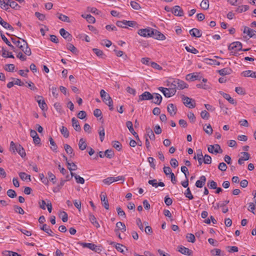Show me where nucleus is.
Returning <instances> with one entry per match:
<instances>
[{
    "mask_svg": "<svg viewBox=\"0 0 256 256\" xmlns=\"http://www.w3.org/2000/svg\"><path fill=\"white\" fill-rule=\"evenodd\" d=\"M87 146L86 141L82 138H80L78 142L79 148L82 150H84Z\"/></svg>",
    "mask_w": 256,
    "mask_h": 256,
    "instance_id": "obj_34",
    "label": "nucleus"
},
{
    "mask_svg": "<svg viewBox=\"0 0 256 256\" xmlns=\"http://www.w3.org/2000/svg\"><path fill=\"white\" fill-rule=\"evenodd\" d=\"M208 186L210 188L216 189V188L217 184L216 182L212 180H210L208 183Z\"/></svg>",
    "mask_w": 256,
    "mask_h": 256,
    "instance_id": "obj_53",
    "label": "nucleus"
},
{
    "mask_svg": "<svg viewBox=\"0 0 256 256\" xmlns=\"http://www.w3.org/2000/svg\"><path fill=\"white\" fill-rule=\"evenodd\" d=\"M70 174H71L72 177V176L74 177L77 183L80 184H84V179L83 178L73 173L72 172H70Z\"/></svg>",
    "mask_w": 256,
    "mask_h": 256,
    "instance_id": "obj_32",
    "label": "nucleus"
},
{
    "mask_svg": "<svg viewBox=\"0 0 256 256\" xmlns=\"http://www.w3.org/2000/svg\"><path fill=\"white\" fill-rule=\"evenodd\" d=\"M200 158H203L202 150L200 149L197 150L194 158L196 160Z\"/></svg>",
    "mask_w": 256,
    "mask_h": 256,
    "instance_id": "obj_59",
    "label": "nucleus"
},
{
    "mask_svg": "<svg viewBox=\"0 0 256 256\" xmlns=\"http://www.w3.org/2000/svg\"><path fill=\"white\" fill-rule=\"evenodd\" d=\"M243 32L247 34L250 38H256V31L248 26H244Z\"/></svg>",
    "mask_w": 256,
    "mask_h": 256,
    "instance_id": "obj_12",
    "label": "nucleus"
},
{
    "mask_svg": "<svg viewBox=\"0 0 256 256\" xmlns=\"http://www.w3.org/2000/svg\"><path fill=\"white\" fill-rule=\"evenodd\" d=\"M208 150L209 152L212 154H218V153H222V150L220 146L218 144H216L214 145H210L208 148Z\"/></svg>",
    "mask_w": 256,
    "mask_h": 256,
    "instance_id": "obj_8",
    "label": "nucleus"
},
{
    "mask_svg": "<svg viewBox=\"0 0 256 256\" xmlns=\"http://www.w3.org/2000/svg\"><path fill=\"white\" fill-rule=\"evenodd\" d=\"M105 156L109 158H112L114 156V152L112 150H106L104 152Z\"/></svg>",
    "mask_w": 256,
    "mask_h": 256,
    "instance_id": "obj_47",
    "label": "nucleus"
},
{
    "mask_svg": "<svg viewBox=\"0 0 256 256\" xmlns=\"http://www.w3.org/2000/svg\"><path fill=\"white\" fill-rule=\"evenodd\" d=\"M110 244L114 246L116 250L122 253H124V248H126V246L120 244L112 242Z\"/></svg>",
    "mask_w": 256,
    "mask_h": 256,
    "instance_id": "obj_30",
    "label": "nucleus"
},
{
    "mask_svg": "<svg viewBox=\"0 0 256 256\" xmlns=\"http://www.w3.org/2000/svg\"><path fill=\"white\" fill-rule=\"evenodd\" d=\"M228 49L231 51V55H236L238 52L242 50V44L239 42H234L228 46Z\"/></svg>",
    "mask_w": 256,
    "mask_h": 256,
    "instance_id": "obj_3",
    "label": "nucleus"
},
{
    "mask_svg": "<svg viewBox=\"0 0 256 256\" xmlns=\"http://www.w3.org/2000/svg\"><path fill=\"white\" fill-rule=\"evenodd\" d=\"M7 194L10 198H14L16 196V192L12 189H10L7 191Z\"/></svg>",
    "mask_w": 256,
    "mask_h": 256,
    "instance_id": "obj_58",
    "label": "nucleus"
},
{
    "mask_svg": "<svg viewBox=\"0 0 256 256\" xmlns=\"http://www.w3.org/2000/svg\"><path fill=\"white\" fill-rule=\"evenodd\" d=\"M22 51L27 56H30L32 52L30 48L28 47V44L26 46V48L24 49H22Z\"/></svg>",
    "mask_w": 256,
    "mask_h": 256,
    "instance_id": "obj_61",
    "label": "nucleus"
},
{
    "mask_svg": "<svg viewBox=\"0 0 256 256\" xmlns=\"http://www.w3.org/2000/svg\"><path fill=\"white\" fill-rule=\"evenodd\" d=\"M100 196L102 206L106 210H108L109 204L107 199L106 196V194H101Z\"/></svg>",
    "mask_w": 256,
    "mask_h": 256,
    "instance_id": "obj_22",
    "label": "nucleus"
},
{
    "mask_svg": "<svg viewBox=\"0 0 256 256\" xmlns=\"http://www.w3.org/2000/svg\"><path fill=\"white\" fill-rule=\"evenodd\" d=\"M40 228L41 230H42L44 231V232H46V233H47L49 236H54V232L46 224H43L40 227Z\"/></svg>",
    "mask_w": 256,
    "mask_h": 256,
    "instance_id": "obj_26",
    "label": "nucleus"
},
{
    "mask_svg": "<svg viewBox=\"0 0 256 256\" xmlns=\"http://www.w3.org/2000/svg\"><path fill=\"white\" fill-rule=\"evenodd\" d=\"M2 56L4 58H14V56L11 52H8L4 48H2Z\"/></svg>",
    "mask_w": 256,
    "mask_h": 256,
    "instance_id": "obj_36",
    "label": "nucleus"
},
{
    "mask_svg": "<svg viewBox=\"0 0 256 256\" xmlns=\"http://www.w3.org/2000/svg\"><path fill=\"white\" fill-rule=\"evenodd\" d=\"M146 134L150 139L152 140H155V136L152 130L150 128H148L146 129Z\"/></svg>",
    "mask_w": 256,
    "mask_h": 256,
    "instance_id": "obj_37",
    "label": "nucleus"
},
{
    "mask_svg": "<svg viewBox=\"0 0 256 256\" xmlns=\"http://www.w3.org/2000/svg\"><path fill=\"white\" fill-rule=\"evenodd\" d=\"M242 75L245 77H251L256 78V72L250 70L243 72H242Z\"/></svg>",
    "mask_w": 256,
    "mask_h": 256,
    "instance_id": "obj_31",
    "label": "nucleus"
},
{
    "mask_svg": "<svg viewBox=\"0 0 256 256\" xmlns=\"http://www.w3.org/2000/svg\"><path fill=\"white\" fill-rule=\"evenodd\" d=\"M172 85L176 90V89L183 90L188 86V85L184 81L179 79L174 80L172 82Z\"/></svg>",
    "mask_w": 256,
    "mask_h": 256,
    "instance_id": "obj_5",
    "label": "nucleus"
},
{
    "mask_svg": "<svg viewBox=\"0 0 256 256\" xmlns=\"http://www.w3.org/2000/svg\"><path fill=\"white\" fill-rule=\"evenodd\" d=\"M60 131L61 134L63 135V136L64 138H67L69 136V132L68 128L66 127L62 126V128H60Z\"/></svg>",
    "mask_w": 256,
    "mask_h": 256,
    "instance_id": "obj_38",
    "label": "nucleus"
},
{
    "mask_svg": "<svg viewBox=\"0 0 256 256\" xmlns=\"http://www.w3.org/2000/svg\"><path fill=\"white\" fill-rule=\"evenodd\" d=\"M182 100L184 104L190 108H194L196 106L195 100L184 95L182 96Z\"/></svg>",
    "mask_w": 256,
    "mask_h": 256,
    "instance_id": "obj_6",
    "label": "nucleus"
},
{
    "mask_svg": "<svg viewBox=\"0 0 256 256\" xmlns=\"http://www.w3.org/2000/svg\"><path fill=\"white\" fill-rule=\"evenodd\" d=\"M248 8L249 6L247 5L240 6L237 8L236 11L239 13H242L243 12L248 10Z\"/></svg>",
    "mask_w": 256,
    "mask_h": 256,
    "instance_id": "obj_41",
    "label": "nucleus"
},
{
    "mask_svg": "<svg viewBox=\"0 0 256 256\" xmlns=\"http://www.w3.org/2000/svg\"><path fill=\"white\" fill-rule=\"evenodd\" d=\"M14 211L20 214H24V210L20 206H14Z\"/></svg>",
    "mask_w": 256,
    "mask_h": 256,
    "instance_id": "obj_64",
    "label": "nucleus"
},
{
    "mask_svg": "<svg viewBox=\"0 0 256 256\" xmlns=\"http://www.w3.org/2000/svg\"><path fill=\"white\" fill-rule=\"evenodd\" d=\"M36 100L39 106L42 110H47V105L45 102L44 98L42 96H36Z\"/></svg>",
    "mask_w": 256,
    "mask_h": 256,
    "instance_id": "obj_10",
    "label": "nucleus"
},
{
    "mask_svg": "<svg viewBox=\"0 0 256 256\" xmlns=\"http://www.w3.org/2000/svg\"><path fill=\"white\" fill-rule=\"evenodd\" d=\"M99 135H100V141L102 142H103L104 138V127L102 126L100 128L99 130Z\"/></svg>",
    "mask_w": 256,
    "mask_h": 256,
    "instance_id": "obj_52",
    "label": "nucleus"
},
{
    "mask_svg": "<svg viewBox=\"0 0 256 256\" xmlns=\"http://www.w3.org/2000/svg\"><path fill=\"white\" fill-rule=\"evenodd\" d=\"M89 220L94 226L97 228H100V225L97 221L96 218L92 214H89Z\"/></svg>",
    "mask_w": 256,
    "mask_h": 256,
    "instance_id": "obj_24",
    "label": "nucleus"
},
{
    "mask_svg": "<svg viewBox=\"0 0 256 256\" xmlns=\"http://www.w3.org/2000/svg\"><path fill=\"white\" fill-rule=\"evenodd\" d=\"M72 122L74 129L77 132H80L81 130V128L79 124L78 121L75 118H73L72 119Z\"/></svg>",
    "mask_w": 256,
    "mask_h": 256,
    "instance_id": "obj_27",
    "label": "nucleus"
},
{
    "mask_svg": "<svg viewBox=\"0 0 256 256\" xmlns=\"http://www.w3.org/2000/svg\"><path fill=\"white\" fill-rule=\"evenodd\" d=\"M164 96L166 98H170L174 96L176 92V90L174 88H166Z\"/></svg>",
    "mask_w": 256,
    "mask_h": 256,
    "instance_id": "obj_21",
    "label": "nucleus"
},
{
    "mask_svg": "<svg viewBox=\"0 0 256 256\" xmlns=\"http://www.w3.org/2000/svg\"><path fill=\"white\" fill-rule=\"evenodd\" d=\"M200 116L202 119L208 120L210 118L209 113L206 110H202L200 113Z\"/></svg>",
    "mask_w": 256,
    "mask_h": 256,
    "instance_id": "obj_55",
    "label": "nucleus"
},
{
    "mask_svg": "<svg viewBox=\"0 0 256 256\" xmlns=\"http://www.w3.org/2000/svg\"><path fill=\"white\" fill-rule=\"evenodd\" d=\"M64 148L66 152L70 154V158H72L74 156V154L73 152V150L70 145L68 144H64Z\"/></svg>",
    "mask_w": 256,
    "mask_h": 256,
    "instance_id": "obj_33",
    "label": "nucleus"
},
{
    "mask_svg": "<svg viewBox=\"0 0 256 256\" xmlns=\"http://www.w3.org/2000/svg\"><path fill=\"white\" fill-rule=\"evenodd\" d=\"M48 176L50 180V182H52L53 184H56V176L51 172H48Z\"/></svg>",
    "mask_w": 256,
    "mask_h": 256,
    "instance_id": "obj_49",
    "label": "nucleus"
},
{
    "mask_svg": "<svg viewBox=\"0 0 256 256\" xmlns=\"http://www.w3.org/2000/svg\"><path fill=\"white\" fill-rule=\"evenodd\" d=\"M114 178H113V177H108L102 180V182L106 184L110 185V184L114 182Z\"/></svg>",
    "mask_w": 256,
    "mask_h": 256,
    "instance_id": "obj_57",
    "label": "nucleus"
},
{
    "mask_svg": "<svg viewBox=\"0 0 256 256\" xmlns=\"http://www.w3.org/2000/svg\"><path fill=\"white\" fill-rule=\"evenodd\" d=\"M86 20L90 24H94L96 21L95 18L90 14H86Z\"/></svg>",
    "mask_w": 256,
    "mask_h": 256,
    "instance_id": "obj_63",
    "label": "nucleus"
},
{
    "mask_svg": "<svg viewBox=\"0 0 256 256\" xmlns=\"http://www.w3.org/2000/svg\"><path fill=\"white\" fill-rule=\"evenodd\" d=\"M229 202L230 201L228 200H226L222 202H220L216 204L214 202L212 203V208L216 210H218L220 208H222V212L225 214L228 211V208L226 206L229 203Z\"/></svg>",
    "mask_w": 256,
    "mask_h": 256,
    "instance_id": "obj_4",
    "label": "nucleus"
},
{
    "mask_svg": "<svg viewBox=\"0 0 256 256\" xmlns=\"http://www.w3.org/2000/svg\"><path fill=\"white\" fill-rule=\"evenodd\" d=\"M153 98V95L152 94L148 92H144L141 95L139 96L138 102L146 100H152Z\"/></svg>",
    "mask_w": 256,
    "mask_h": 256,
    "instance_id": "obj_11",
    "label": "nucleus"
},
{
    "mask_svg": "<svg viewBox=\"0 0 256 256\" xmlns=\"http://www.w3.org/2000/svg\"><path fill=\"white\" fill-rule=\"evenodd\" d=\"M67 48L71 51L74 54H76L77 52V50L76 48L72 44L68 43L66 45Z\"/></svg>",
    "mask_w": 256,
    "mask_h": 256,
    "instance_id": "obj_50",
    "label": "nucleus"
},
{
    "mask_svg": "<svg viewBox=\"0 0 256 256\" xmlns=\"http://www.w3.org/2000/svg\"><path fill=\"white\" fill-rule=\"evenodd\" d=\"M172 12L175 16H182L184 14L183 10L179 6H175L173 8Z\"/></svg>",
    "mask_w": 256,
    "mask_h": 256,
    "instance_id": "obj_15",
    "label": "nucleus"
},
{
    "mask_svg": "<svg viewBox=\"0 0 256 256\" xmlns=\"http://www.w3.org/2000/svg\"><path fill=\"white\" fill-rule=\"evenodd\" d=\"M80 244L83 248H87L92 250H94L96 252L97 250V246L94 244L81 242Z\"/></svg>",
    "mask_w": 256,
    "mask_h": 256,
    "instance_id": "obj_25",
    "label": "nucleus"
},
{
    "mask_svg": "<svg viewBox=\"0 0 256 256\" xmlns=\"http://www.w3.org/2000/svg\"><path fill=\"white\" fill-rule=\"evenodd\" d=\"M148 183L155 188H157L158 186L162 187L164 186V184L163 182H159L158 183L157 180L156 179L149 180Z\"/></svg>",
    "mask_w": 256,
    "mask_h": 256,
    "instance_id": "obj_29",
    "label": "nucleus"
},
{
    "mask_svg": "<svg viewBox=\"0 0 256 256\" xmlns=\"http://www.w3.org/2000/svg\"><path fill=\"white\" fill-rule=\"evenodd\" d=\"M186 238L188 242L192 243L194 242L196 238L192 234H188L186 236Z\"/></svg>",
    "mask_w": 256,
    "mask_h": 256,
    "instance_id": "obj_48",
    "label": "nucleus"
},
{
    "mask_svg": "<svg viewBox=\"0 0 256 256\" xmlns=\"http://www.w3.org/2000/svg\"><path fill=\"white\" fill-rule=\"evenodd\" d=\"M0 24L6 29L11 30L12 31L14 30L13 27L4 20H2V22H0Z\"/></svg>",
    "mask_w": 256,
    "mask_h": 256,
    "instance_id": "obj_40",
    "label": "nucleus"
},
{
    "mask_svg": "<svg viewBox=\"0 0 256 256\" xmlns=\"http://www.w3.org/2000/svg\"><path fill=\"white\" fill-rule=\"evenodd\" d=\"M60 34L62 36L68 41H71L72 40V35L64 28H62L60 30Z\"/></svg>",
    "mask_w": 256,
    "mask_h": 256,
    "instance_id": "obj_13",
    "label": "nucleus"
},
{
    "mask_svg": "<svg viewBox=\"0 0 256 256\" xmlns=\"http://www.w3.org/2000/svg\"><path fill=\"white\" fill-rule=\"evenodd\" d=\"M152 102L158 105H160L162 100V96L158 93H154L153 94Z\"/></svg>",
    "mask_w": 256,
    "mask_h": 256,
    "instance_id": "obj_18",
    "label": "nucleus"
},
{
    "mask_svg": "<svg viewBox=\"0 0 256 256\" xmlns=\"http://www.w3.org/2000/svg\"><path fill=\"white\" fill-rule=\"evenodd\" d=\"M152 37L154 38L155 39L160 40H164L166 38L164 34H162L158 30L153 28L152 34Z\"/></svg>",
    "mask_w": 256,
    "mask_h": 256,
    "instance_id": "obj_9",
    "label": "nucleus"
},
{
    "mask_svg": "<svg viewBox=\"0 0 256 256\" xmlns=\"http://www.w3.org/2000/svg\"><path fill=\"white\" fill-rule=\"evenodd\" d=\"M116 210H117V212H118V214L119 216H122L124 218H126V214L124 212L120 207H117Z\"/></svg>",
    "mask_w": 256,
    "mask_h": 256,
    "instance_id": "obj_62",
    "label": "nucleus"
},
{
    "mask_svg": "<svg viewBox=\"0 0 256 256\" xmlns=\"http://www.w3.org/2000/svg\"><path fill=\"white\" fill-rule=\"evenodd\" d=\"M185 48L187 52H190L194 54H196L198 52V50H196L194 46H186Z\"/></svg>",
    "mask_w": 256,
    "mask_h": 256,
    "instance_id": "obj_42",
    "label": "nucleus"
},
{
    "mask_svg": "<svg viewBox=\"0 0 256 256\" xmlns=\"http://www.w3.org/2000/svg\"><path fill=\"white\" fill-rule=\"evenodd\" d=\"M232 72V70L229 68H225L218 70V72L221 76H226L230 74Z\"/></svg>",
    "mask_w": 256,
    "mask_h": 256,
    "instance_id": "obj_28",
    "label": "nucleus"
},
{
    "mask_svg": "<svg viewBox=\"0 0 256 256\" xmlns=\"http://www.w3.org/2000/svg\"><path fill=\"white\" fill-rule=\"evenodd\" d=\"M206 182V178L204 176H202L199 180L196 182V186L198 188H202L205 184Z\"/></svg>",
    "mask_w": 256,
    "mask_h": 256,
    "instance_id": "obj_20",
    "label": "nucleus"
},
{
    "mask_svg": "<svg viewBox=\"0 0 256 256\" xmlns=\"http://www.w3.org/2000/svg\"><path fill=\"white\" fill-rule=\"evenodd\" d=\"M178 251L183 254L186 256H191L192 254V252L187 248L184 246H178Z\"/></svg>",
    "mask_w": 256,
    "mask_h": 256,
    "instance_id": "obj_14",
    "label": "nucleus"
},
{
    "mask_svg": "<svg viewBox=\"0 0 256 256\" xmlns=\"http://www.w3.org/2000/svg\"><path fill=\"white\" fill-rule=\"evenodd\" d=\"M185 196L189 200H192L194 198L193 195L192 194L190 188H188L184 193Z\"/></svg>",
    "mask_w": 256,
    "mask_h": 256,
    "instance_id": "obj_46",
    "label": "nucleus"
},
{
    "mask_svg": "<svg viewBox=\"0 0 256 256\" xmlns=\"http://www.w3.org/2000/svg\"><path fill=\"white\" fill-rule=\"evenodd\" d=\"M57 15L58 16V19L62 21L66 22H70V18L68 16L59 13H58Z\"/></svg>",
    "mask_w": 256,
    "mask_h": 256,
    "instance_id": "obj_35",
    "label": "nucleus"
},
{
    "mask_svg": "<svg viewBox=\"0 0 256 256\" xmlns=\"http://www.w3.org/2000/svg\"><path fill=\"white\" fill-rule=\"evenodd\" d=\"M39 178L41 182L45 185H48L49 182L47 178L44 176V175L43 174H39Z\"/></svg>",
    "mask_w": 256,
    "mask_h": 256,
    "instance_id": "obj_43",
    "label": "nucleus"
},
{
    "mask_svg": "<svg viewBox=\"0 0 256 256\" xmlns=\"http://www.w3.org/2000/svg\"><path fill=\"white\" fill-rule=\"evenodd\" d=\"M116 227L118 228L122 232H126V227L125 224L122 222H118L116 224Z\"/></svg>",
    "mask_w": 256,
    "mask_h": 256,
    "instance_id": "obj_45",
    "label": "nucleus"
},
{
    "mask_svg": "<svg viewBox=\"0 0 256 256\" xmlns=\"http://www.w3.org/2000/svg\"><path fill=\"white\" fill-rule=\"evenodd\" d=\"M220 94L222 96L226 99V100H228V102L231 104H236V100L233 98H232L230 95L229 94H226V93H224L222 92H220Z\"/></svg>",
    "mask_w": 256,
    "mask_h": 256,
    "instance_id": "obj_19",
    "label": "nucleus"
},
{
    "mask_svg": "<svg viewBox=\"0 0 256 256\" xmlns=\"http://www.w3.org/2000/svg\"><path fill=\"white\" fill-rule=\"evenodd\" d=\"M19 176L22 180H28L29 181L31 180L30 176L29 174H27L26 173L24 172H20Z\"/></svg>",
    "mask_w": 256,
    "mask_h": 256,
    "instance_id": "obj_39",
    "label": "nucleus"
},
{
    "mask_svg": "<svg viewBox=\"0 0 256 256\" xmlns=\"http://www.w3.org/2000/svg\"><path fill=\"white\" fill-rule=\"evenodd\" d=\"M22 51L27 56H30L32 52L30 48L28 47V44L26 46V48L24 49H22Z\"/></svg>",
    "mask_w": 256,
    "mask_h": 256,
    "instance_id": "obj_60",
    "label": "nucleus"
},
{
    "mask_svg": "<svg viewBox=\"0 0 256 256\" xmlns=\"http://www.w3.org/2000/svg\"><path fill=\"white\" fill-rule=\"evenodd\" d=\"M68 168V170L72 172V170H75L77 169V166L74 163L67 162Z\"/></svg>",
    "mask_w": 256,
    "mask_h": 256,
    "instance_id": "obj_51",
    "label": "nucleus"
},
{
    "mask_svg": "<svg viewBox=\"0 0 256 256\" xmlns=\"http://www.w3.org/2000/svg\"><path fill=\"white\" fill-rule=\"evenodd\" d=\"M152 28H148L139 30H138V34L142 36L152 37Z\"/></svg>",
    "mask_w": 256,
    "mask_h": 256,
    "instance_id": "obj_7",
    "label": "nucleus"
},
{
    "mask_svg": "<svg viewBox=\"0 0 256 256\" xmlns=\"http://www.w3.org/2000/svg\"><path fill=\"white\" fill-rule=\"evenodd\" d=\"M189 32L190 34L194 37L200 38L202 35V32L196 28L191 29Z\"/></svg>",
    "mask_w": 256,
    "mask_h": 256,
    "instance_id": "obj_23",
    "label": "nucleus"
},
{
    "mask_svg": "<svg viewBox=\"0 0 256 256\" xmlns=\"http://www.w3.org/2000/svg\"><path fill=\"white\" fill-rule=\"evenodd\" d=\"M10 150L13 152L16 151L22 158H24L26 156V152L22 146L19 144H16L14 142L12 141L10 143Z\"/></svg>",
    "mask_w": 256,
    "mask_h": 256,
    "instance_id": "obj_2",
    "label": "nucleus"
},
{
    "mask_svg": "<svg viewBox=\"0 0 256 256\" xmlns=\"http://www.w3.org/2000/svg\"><path fill=\"white\" fill-rule=\"evenodd\" d=\"M198 76L194 75V74H190L186 76L187 80L193 81L198 79Z\"/></svg>",
    "mask_w": 256,
    "mask_h": 256,
    "instance_id": "obj_54",
    "label": "nucleus"
},
{
    "mask_svg": "<svg viewBox=\"0 0 256 256\" xmlns=\"http://www.w3.org/2000/svg\"><path fill=\"white\" fill-rule=\"evenodd\" d=\"M100 95L103 102L108 106L110 110H113V102L110 94H107L104 90H102L100 92Z\"/></svg>",
    "mask_w": 256,
    "mask_h": 256,
    "instance_id": "obj_1",
    "label": "nucleus"
},
{
    "mask_svg": "<svg viewBox=\"0 0 256 256\" xmlns=\"http://www.w3.org/2000/svg\"><path fill=\"white\" fill-rule=\"evenodd\" d=\"M204 158V162L206 164H210L212 162V158L208 154H205Z\"/></svg>",
    "mask_w": 256,
    "mask_h": 256,
    "instance_id": "obj_56",
    "label": "nucleus"
},
{
    "mask_svg": "<svg viewBox=\"0 0 256 256\" xmlns=\"http://www.w3.org/2000/svg\"><path fill=\"white\" fill-rule=\"evenodd\" d=\"M167 110L171 116H174L176 113L177 108L174 104H170L167 106Z\"/></svg>",
    "mask_w": 256,
    "mask_h": 256,
    "instance_id": "obj_17",
    "label": "nucleus"
},
{
    "mask_svg": "<svg viewBox=\"0 0 256 256\" xmlns=\"http://www.w3.org/2000/svg\"><path fill=\"white\" fill-rule=\"evenodd\" d=\"M200 6L204 10H206L209 8V1L208 0H202L200 4Z\"/></svg>",
    "mask_w": 256,
    "mask_h": 256,
    "instance_id": "obj_44",
    "label": "nucleus"
},
{
    "mask_svg": "<svg viewBox=\"0 0 256 256\" xmlns=\"http://www.w3.org/2000/svg\"><path fill=\"white\" fill-rule=\"evenodd\" d=\"M126 126L128 128L130 132L134 136V137L136 138L137 140H139L138 136L136 132H135L133 124L132 122L128 121L126 122Z\"/></svg>",
    "mask_w": 256,
    "mask_h": 256,
    "instance_id": "obj_16",
    "label": "nucleus"
}]
</instances>
